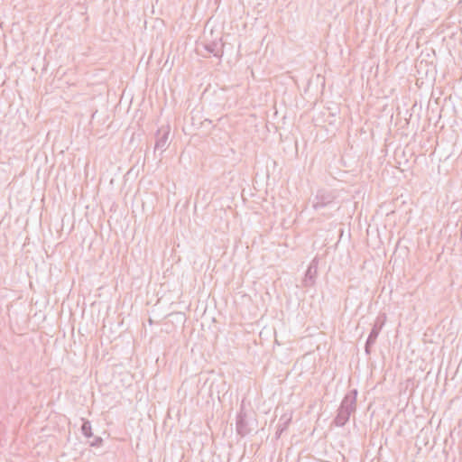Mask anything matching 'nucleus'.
Here are the masks:
<instances>
[{
    "label": "nucleus",
    "instance_id": "f257e3e1",
    "mask_svg": "<svg viewBox=\"0 0 462 462\" xmlns=\"http://www.w3.org/2000/svg\"><path fill=\"white\" fill-rule=\"evenodd\" d=\"M357 393L356 389L350 390L346 393L337 410V416L333 420L336 426H345L349 420L351 414L356 411Z\"/></svg>",
    "mask_w": 462,
    "mask_h": 462
},
{
    "label": "nucleus",
    "instance_id": "f03ea898",
    "mask_svg": "<svg viewBox=\"0 0 462 462\" xmlns=\"http://www.w3.org/2000/svg\"><path fill=\"white\" fill-rule=\"evenodd\" d=\"M315 210L319 211L323 208H338L336 207L335 196L330 191L319 190L312 202Z\"/></svg>",
    "mask_w": 462,
    "mask_h": 462
},
{
    "label": "nucleus",
    "instance_id": "7ed1b4c3",
    "mask_svg": "<svg viewBox=\"0 0 462 462\" xmlns=\"http://www.w3.org/2000/svg\"><path fill=\"white\" fill-rule=\"evenodd\" d=\"M170 126L162 125L155 133L154 152L160 151L162 154L169 146Z\"/></svg>",
    "mask_w": 462,
    "mask_h": 462
},
{
    "label": "nucleus",
    "instance_id": "20e7f679",
    "mask_svg": "<svg viewBox=\"0 0 462 462\" xmlns=\"http://www.w3.org/2000/svg\"><path fill=\"white\" fill-rule=\"evenodd\" d=\"M252 422L247 418V415L243 411V409L236 417V432L238 435L245 437L252 432L254 428Z\"/></svg>",
    "mask_w": 462,
    "mask_h": 462
},
{
    "label": "nucleus",
    "instance_id": "39448f33",
    "mask_svg": "<svg viewBox=\"0 0 462 462\" xmlns=\"http://www.w3.org/2000/svg\"><path fill=\"white\" fill-rule=\"evenodd\" d=\"M317 274H318V260H317V258H314L310 262V263L305 273V276L302 280V285L304 287L313 286L316 282Z\"/></svg>",
    "mask_w": 462,
    "mask_h": 462
},
{
    "label": "nucleus",
    "instance_id": "423d86ee",
    "mask_svg": "<svg viewBox=\"0 0 462 462\" xmlns=\"http://www.w3.org/2000/svg\"><path fill=\"white\" fill-rule=\"evenodd\" d=\"M386 321V315L384 313L380 314L374 320L373 328L370 331V334L367 337L369 344H374L383 327L384 326Z\"/></svg>",
    "mask_w": 462,
    "mask_h": 462
},
{
    "label": "nucleus",
    "instance_id": "0eeeda50",
    "mask_svg": "<svg viewBox=\"0 0 462 462\" xmlns=\"http://www.w3.org/2000/svg\"><path fill=\"white\" fill-rule=\"evenodd\" d=\"M223 47L221 40L213 41L209 43L205 44V49L208 52L213 54L217 58H221L223 55Z\"/></svg>",
    "mask_w": 462,
    "mask_h": 462
},
{
    "label": "nucleus",
    "instance_id": "6e6552de",
    "mask_svg": "<svg viewBox=\"0 0 462 462\" xmlns=\"http://www.w3.org/2000/svg\"><path fill=\"white\" fill-rule=\"evenodd\" d=\"M81 420H82V425H81L82 434L88 439L93 437L90 421L86 419H81Z\"/></svg>",
    "mask_w": 462,
    "mask_h": 462
},
{
    "label": "nucleus",
    "instance_id": "1a4fd4ad",
    "mask_svg": "<svg viewBox=\"0 0 462 462\" xmlns=\"http://www.w3.org/2000/svg\"><path fill=\"white\" fill-rule=\"evenodd\" d=\"M103 439L101 437H95L94 440L90 442L91 447L98 448L102 445Z\"/></svg>",
    "mask_w": 462,
    "mask_h": 462
},
{
    "label": "nucleus",
    "instance_id": "9d476101",
    "mask_svg": "<svg viewBox=\"0 0 462 462\" xmlns=\"http://www.w3.org/2000/svg\"><path fill=\"white\" fill-rule=\"evenodd\" d=\"M374 344H369V341L366 339L365 345V352L367 356L371 354V348Z\"/></svg>",
    "mask_w": 462,
    "mask_h": 462
},
{
    "label": "nucleus",
    "instance_id": "9b49d317",
    "mask_svg": "<svg viewBox=\"0 0 462 462\" xmlns=\"http://www.w3.org/2000/svg\"><path fill=\"white\" fill-rule=\"evenodd\" d=\"M324 216H327V217H330L331 216V213H326V212H323L322 213Z\"/></svg>",
    "mask_w": 462,
    "mask_h": 462
}]
</instances>
